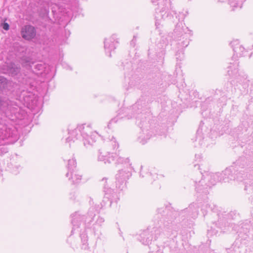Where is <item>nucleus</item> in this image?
Segmentation results:
<instances>
[{"mask_svg": "<svg viewBox=\"0 0 253 253\" xmlns=\"http://www.w3.org/2000/svg\"><path fill=\"white\" fill-rule=\"evenodd\" d=\"M79 132L82 136L84 145L86 147L92 145L98 136L96 132H92L90 126L81 125L78 126L75 129L70 130L69 132L70 136L66 139L67 141L70 142L71 140L74 141V139H77Z\"/></svg>", "mask_w": 253, "mask_h": 253, "instance_id": "f257e3e1", "label": "nucleus"}, {"mask_svg": "<svg viewBox=\"0 0 253 253\" xmlns=\"http://www.w3.org/2000/svg\"><path fill=\"white\" fill-rule=\"evenodd\" d=\"M118 147V143L116 139L112 136L111 139L105 142L104 148L99 150L98 160L103 162L104 164H110L115 160L116 161L118 157H121L117 153L114 152Z\"/></svg>", "mask_w": 253, "mask_h": 253, "instance_id": "f03ea898", "label": "nucleus"}, {"mask_svg": "<svg viewBox=\"0 0 253 253\" xmlns=\"http://www.w3.org/2000/svg\"><path fill=\"white\" fill-rule=\"evenodd\" d=\"M116 164H122L125 165V167L119 169L116 174V186L121 189L126 185L127 180L131 177L133 169L130 160L122 157H118L116 161Z\"/></svg>", "mask_w": 253, "mask_h": 253, "instance_id": "7ed1b4c3", "label": "nucleus"}, {"mask_svg": "<svg viewBox=\"0 0 253 253\" xmlns=\"http://www.w3.org/2000/svg\"><path fill=\"white\" fill-rule=\"evenodd\" d=\"M19 138L16 128L11 125H0V143L7 140L6 143H13Z\"/></svg>", "mask_w": 253, "mask_h": 253, "instance_id": "20e7f679", "label": "nucleus"}, {"mask_svg": "<svg viewBox=\"0 0 253 253\" xmlns=\"http://www.w3.org/2000/svg\"><path fill=\"white\" fill-rule=\"evenodd\" d=\"M159 234V230L157 229H153L152 231L147 230L141 233L139 240L143 245H149L153 240H156Z\"/></svg>", "mask_w": 253, "mask_h": 253, "instance_id": "39448f33", "label": "nucleus"}, {"mask_svg": "<svg viewBox=\"0 0 253 253\" xmlns=\"http://www.w3.org/2000/svg\"><path fill=\"white\" fill-rule=\"evenodd\" d=\"M211 177L210 185H214L216 181H224L228 182L229 179L231 180L232 178V175L231 174V171L229 169H226L221 173H217L213 174L210 175Z\"/></svg>", "mask_w": 253, "mask_h": 253, "instance_id": "423d86ee", "label": "nucleus"}, {"mask_svg": "<svg viewBox=\"0 0 253 253\" xmlns=\"http://www.w3.org/2000/svg\"><path fill=\"white\" fill-rule=\"evenodd\" d=\"M152 1L153 3L156 2L157 1H159L158 3L159 7L156 9V13L157 15L156 16L155 23L156 28H159V26L161 25V23L159 22L160 17L162 19H165L168 16V10L163 7L166 0H152Z\"/></svg>", "mask_w": 253, "mask_h": 253, "instance_id": "0eeeda50", "label": "nucleus"}, {"mask_svg": "<svg viewBox=\"0 0 253 253\" xmlns=\"http://www.w3.org/2000/svg\"><path fill=\"white\" fill-rule=\"evenodd\" d=\"M188 32L189 30L188 28L184 26L183 20H181L176 24L173 31V36L177 40H181V39H179L182 37L183 39L185 38H188V35L189 34Z\"/></svg>", "mask_w": 253, "mask_h": 253, "instance_id": "6e6552de", "label": "nucleus"}, {"mask_svg": "<svg viewBox=\"0 0 253 253\" xmlns=\"http://www.w3.org/2000/svg\"><path fill=\"white\" fill-rule=\"evenodd\" d=\"M118 43L117 36L113 35L109 38H106L104 40V49L106 54L109 56H111V52L114 51Z\"/></svg>", "mask_w": 253, "mask_h": 253, "instance_id": "1a4fd4ad", "label": "nucleus"}, {"mask_svg": "<svg viewBox=\"0 0 253 253\" xmlns=\"http://www.w3.org/2000/svg\"><path fill=\"white\" fill-rule=\"evenodd\" d=\"M22 37L26 40L34 39L36 35V30L34 27L31 25H25L21 29Z\"/></svg>", "mask_w": 253, "mask_h": 253, "instance_id": "9d476101", "label": "nucleus"}, {"mask_svg": "<svg viewBox=\"0 0 253 253\" xmlns=\"http://www.w3.org/2000/svg\"><path fill=\"white\" fill-rule=\"evenodd\" d=\"M230 44L234 53L233 58H235L236 57L242 56L244 55V53L246 52L245 48L240 44L238 40H233Z\"/></svg>", "mask_w": 253, "mask_h": 253, "instance_id": "9b49d317", "label": "nucleus"}, {"mask_svg": "<svg viewBox=\"0 0 253 253\" xmlns=\"http://www.w3.org/2000/svg\"><path fill=\"white\" fill-rule=\"evenodd\" d=\"M76 161L74 158L69 160L67 166L68 172L66 174V176H68L69 174H71L72 176L74 174L77 176V179H80L81 176L79 175V171L76 169Z\"/></svg>", "mask_w": 253, "mask_h": 253, "instance_id": "f8f14e48", "label": "nucleus"}, {"mask_svg": "<svg viewBox=\"0 0 253 253\" xmlns=\"http://www.w3.org/2000/svg\"><path fill=\"white\" fill-rule=\"evenodd\" d=\"M72 223L73 224V227L72 230V232L74 230L76 229V228H78L79 227V223L84 218V216H81L78 212H75L72 216Z\"/></svg>", "mask_w": 253, "mask_h": 253, "instance_id": "ddd939ff", "label": "nucleus"}, {"mask_svg": "<svg viewBox=\"0 0 253 253\" xmlns=\"http://www.w3.org/2000/svg\"><path fill=\"white\" fill-rule=\"evenodd\" d=\"M238 62L231 63V65L228 67L227 73L228 75L239 79L237 76L238 74Z\"/></svg>", "mask_w": 253, "mask_h": 253, "instance_id": "4468645a", "label": "nucleus"}, {"mask_svg": "<svg viewBox=\"0 0 253 253\" xmlns=\"http://www.w3.org/2000/svg\"><path fill=\"white\" fill-rule=\"evenodd\" d=\"M186 210L193 218L196 217L198 214V209L196 204H193L190 205Z\"/></svg>", "mask_w": 253, "mask_h": 253, "instance_id": "2eb2a0df", "label": "nucleus"}, {"mask_svg": "<svg viewBox=\"0 0 253 253\" xmlns=\"http://www.w3.org/2000/svg\"><path fill=\"white\" fill-rule=\"evenodd\" d=\"M229 3L232 7V10H234L236 8L242 7L243 1L242 0H229Z\"/></svg>", "mask_w": 253, "mask_h": 253, "instance_id": "dca6fc26", "label": "nucleus"}, {"mask_svg": "<svg viewBox=\"0 0 253 253\" xmlns=\"http://www.w3.org/2000/svg\"><path fill=\"white\" fill-rule=\"evenodd\" d=\"M8 67L9 68V72L12 75H16L20 72V68L19 66L16 65L13 63H11L9 65Z\"/></svg>", "mask_w": 253, "mask_h": 253, "instance_id": "f3484780", "label": "nucleus"}, {"mask_svg": "<svg viewBox=\"0 0 253 253\" xmlns=\"http://www.w3.org/2000/svg\"><path fill=\"white\" fill-rule=\"evenodd\" d=\"M81 238L82 243V248L84 250H86L88 248L87 244V236L86 233L84 232L81 235Z\"/></svg>", "mask_w": 253, "mask_h": 253, "instance_id": "a211bd4d", "label": "nucleus"}, {"mask_svg": "<svg viewBox=\"0 0 253 253\" xmlns=\"http://www.w3.org/2000/svg\"><path fill=\"white\" fill-rule=\"evenodd\" d=\"M79 175L81 176V178L80 179H77V176H75L74 174L71 175V174H69L68 176H66L68 178L69 180L73 184H77L81 182V180L82 178V175L80 173V172L79 171Z\"/></svg>", "mask_w": 253, "mask_h": 253, "instance_id": "6ab92c4d", "label": "nucleus"}, {"mask_svg": "<svg viewBox=\"0 0 253 253\" xmlns=\"http://www.w3.org/2000/svg\"><path fill=\"white\" fill-rule=\"evenodd\" d=\"M94 208H90L88 211V215L89 216V218H90L89 219V221H91L93 219V217H94L95 214L94 213Z\"/></svg>", "mask_w": 253, "mask_h": 253, "instance_id": "aec40b11", "label": "nucleus"}, {"mask_svg": "<svg viewBox=\"0 0 253 253\" xmlns=\"http://www.w3.org/2000/svg\"><path fill=\"white\" fill-rule=\"evenodd\" d=\"M185 40L181 43V45L183 47H186L189 44V41L187 38H185Z\"/></svg>", "mask_w": 253, "mask_h": 253, "instance_id": "412c9836", "label": "nucleus"}, {"mask_svg": "<svg viewBox=\"0 0 253 253\" xmlns=\"http://www.w3.org/2000/svg\"><path fill=\"white\" fill-rule=\"evenodd\" d=\"M44 68V65L42 63H38L35 65V68L39 71L42 70Z\"/></svg>", "mask_w": 253, "mask_h": 253, "instance_id": "4be33fe9", "label": "nucleus"}, {"mask_svg": "<svg viewBox=\"0 0 253 253\" xmlns=\"http://www.w3.org/2000/svg\"><path fill=\"white\" fill-rule=\"evenodd\" d=\"M1 26L3 29L6 31L8 30L9 29V26L7 23L4 22L2 23Z\"/></svg>", "mask_w": 253, "mask_h": 253, "instance_id": "5701e85b", "label": "nucleus"}, {"mask_svg": "<svg viewBox=\"0 0 253 253\" xmlns=\"http://www.w3.org/2000/svg\"><path fill=\"white\" fill-rule=\"evenodd\" d=\"M244 175L243 173H241V172H239L236 175H237V179L239 181H241L242 179V178L243 177V175Z\"/></svg>", "mask_w": 253, "mask_h": 253, "instance_id": "b1692460", "label": "nucleus"}, {"mask_svg": "<svg viewBox=\"0 0 253 253\" xmlns=\"http://www.w3.org/2000/svg\"><path fill=\"white\" fill-rule=\"evenodd\" d=\"M196 182V189L198 190V191H200L202 190V188H200V184L201 183H203L202 181H199V183H197V181H195Z\"/></svg>", "mask_w": 253, "mask_h": 253, "instance_id": "393cba45", "label": "nucleus"}, {"mask_svg": "<svg viewBox=\"0 0 253 253\" xmlns=\"http://www.w3.org/2000/svg\"><path fill=\"white\" fill-rule=\"evenodd\" d=\"M104 221V220L103 218L102 217H99L97 221H96V222L97 223V224H101L102 223H103V222Z\"/></svg>", "mask_w": 253, "mask_h": 253, "instance_id": "a878e982", "label": "nucleus"}, {"mask_svg": "<svg viewBox=\"0 0 253 253\" xmlns=\"http://www.w3.org/2000/svg\"><path fill=\"white\" fill-rule=\"evenodd\" d=\"M117 121H118V120H117V119H116V118H114V119H112V120L110 121V122L109 123V124H108V127H110V125H111V124L112 123H116Z\"/></svg>", "mask_w": 253, "mask_h": 253, "instance_id": "bb28decb", "label": "nucleus"}, {"mask_svg": "<svg viewBox=\"0 0 253 253\" xmlns=\"http://www.w3.org/2000/svg\"><path fill=\"white\" fill-rule=\"evenodd\" d=\"M104 192H105V194H109V193H111L112 192V190H111V189H107V188L106 187V186H104Z\"/></svg>", "mask_w": 253, "mask_h": 253, "instance_id": "cd10ccee", "label": "nucleus"}, {"mask_svg": "<svg viewBox=\"0 0 253 253\" xmlns=\"http://www.w3.org/2000/svg\"><path fill=\"white\" fill-rule=\"evenodd\" d=\"M139 139L140 142L142 143L143 144H144L146 142V140H143V137L142 135H140L139 136Z\"/></svg>", "mask_w": 253, "mask_h": 253, "instance_id": "c85d7f7f", "label": "nucleus"}, {"mask_svg": "<svg viewBox=\"0 0 253 253\" xmlns=\"http://www.w3.org/2000/svg\"><path fill=\"white\" fill-rule=\"evenodd\" d=\"M248 188H249V189H251V190H253V187H252V186H249L248 187L247 185H246V186H245V190H247Z\"/></svg>", "mask_w": 253, "mask_h": 253, "instance_id": "c756f323", "label": "nucleus"}, {"mask_svg": "<svg viewBox=\"0 0 253 253\" xmlns=\"http://www.w3.org/2000/svg\"><path fill=\"white\" fill-rule=\"evenodd\" d=\"M137 108V105L136 104L133 106V109L136 110V109Z\"/></svg>", "mask_w": 253, "mask_h": 253, "instance_id": "7c9ffc66", "label": "nucleus"}, {"mask_svg": "<svg viewBox=\"0 0 253 253\" xmlns=\"http://www.w3.org/2000/svg\"><path fill=\"white\" fill-rule=\"evenodd\" d=\"M106 180H107V179H106V178H103L102 179V181H105V182H106Z\"/></svg>", "mask_w": 253, "mask_h": 253, "instance_id": "2f4dec72", "label": "nucleus"}, {"mask_svg": "<svg viewBox=\"0 0 253 253\" xmlns=\"http://www.w3.org/2000/svg\"><path fill=\"white\" fill-rule=\"evenodd\" d=\"M150 136H151L150 135H149L148 136H147V138H146V140L149 139L150 137Z\"/></svg>", "mask_w": 253, "mask_h": 253, "instance_id": "473e14b6", "label": "nucleus"}, {"mask_svg": "<svg viewBox=\"0 0 253 253\" xmlns=\"http://www.w3.org/2000/svg\"><path fill=\"white\" fill-rule=\"evenodd\" d=\"M1 105H2V101H1V99H0V107L1 106Z\"/></svg>", "mask_w": 253, "mask_h": 253, "instance_id": "72a5a7b5", "label": "nucleus"}, {"mask_svg": "<svg viewBox=\"0 0 253 253\" xmlns=\"http://www.w3.org/2000/svg\"><path fill=\"white\" fill-rule=\"evenodd\" d=\"M142 172H143V171H142V170H141L140 171V175H142Z\"/></svg>", "mask_w": 253, "mask_h": 253, "instance_id": "f704fd0d", "label": "nucleus"}, {"mask_svg": "<svg viewBox=\"0 0 253 253\" xmlns=\"http://www.w3.org/2000/svg\"><path fill=\"white\" fill-rule=\"evenodd\" d=\"M221 1H224V0H220Z\"/></svg>", "mask_w": 253, "mask_h": 253, "instance_id": "c9c22d12", "label": "nucleus"}]
</instances>
